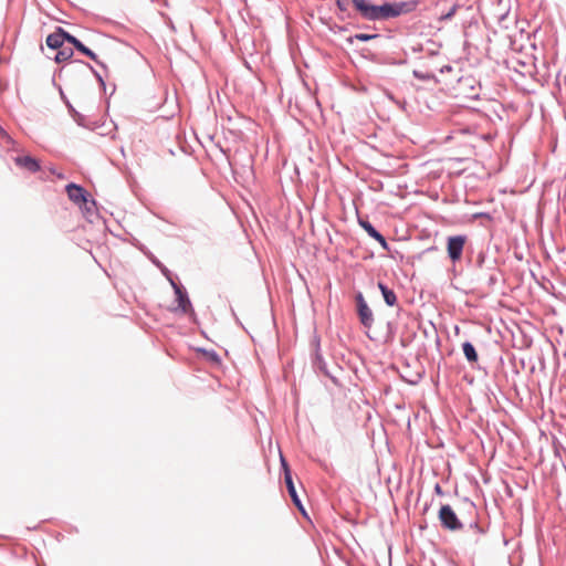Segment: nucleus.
<instances>
[{"label":"nucleus","instance_id":"nucleus-35","mask_svg":"<svg viewBox=\"0 0 566 566\" xmlns=\"http://www.w3.org/2000/svg\"><path fill=\"white\" fill-rule=\"evenodd\" d=\"M161 272L168 279V277H172L171 274H170V271L166 268V266H161Z\"/></svg>","mask_w":566,"mask_h":566},{"label":"nucleus","instance_id":"nucleus-23","mask_svg":"<svg viewBox=\"0 0 566 566\" xmlns=\"http://www.w3.org/2000/svg\"><path fill=\"white\" fill-rule=\"evenodd\" d=\"M56 31H57V34H60L61 36V40L62 42H67L70 43L71 45H73L76 41H77V38L74 36L73 34H71L70 32H67L66 30H64L62 27H56L55 28Z\"/></svg>","mask_w":566,"mask_h":566},{"label":"nucleus","instance_id":"nucleus-34","mask_svg":"<svg viewBox=\"0 0 566 566\" xmlns=\"http://www.w3.org/2000/svg\"><path fill=\"white\" fill-rule=\"evenodd\" d=\"M65 104L69 108L70 114L73 116V114H75V112H77V111L73 107V105L69 101H65Z\"/></svg>","mask_w":566,"mask_h":566},{"label":"nucleus","instance_id":"nucleus-30","mask_svg":"<svg viewBox=\"0 0 566 566\" xmlns=\"http://www.w3.org/2000/svg\"><path fill=\"white\" fill-rule=\"evenodd\" d=\"M430 324H431V331H432V334H433L434 339H436V344H437V346H440V344H441V339H440V337H439V334H438V332H437V328H436V326H434L432 323H430Z\"/></svg>","mask_w":566,"mask_h":566},{"label":"nucleus","instance_id":"nucleus-1","mask_svg":"<svg viewBox=\"0 0 566 566\" xmlns=\"http://www.w3.org/2000/svg\"><path fill=\"white\" fill-rule=\"evenodd\" d=\"M74 51L72 48H64L57 49V53L55 54L54 61L56 63L66 62L64 65L61 66L59 70V75H65L69 76L73 73H85L90 71L98 82L101 88L103 91L106 90V84L104 80V75H102L98 71L94 69L92 64L88 62H85L83 60H73Z\"/></svg>","mask_w":566,"mask_h":566},{"label":"nucleus","instance_id":"nucleus-33","mask_svg":"<svg viewBox=\"0 0 566 566\" xmlns=\"http://www.w3.org/2000/svg\"><path fill=\"white\" fill-rule=\"evenodd\" d=\"M422 50H423L422 44H417V45L411 46V52H413V53H420V52H422Z\"/></svg>","mask_w":566,"mask_h":566},{"label":"nucleus","instance_id":"nucleus-4","mask_svg":"<svg viewBox=\"0 0 566 566\" xmlns=\"http://www.w3.org/2000/svg\"><path fill=\"white\" fill-rule=\"evenodd\" d=\"M311 350V364L314 371L328 377L335 385L338 384L337 378L333 376L327 368V364L321 352V338L317 334H314L312 338Z\"/></svg>","mask_w":566,"mask_h":566},{"label":"nucleus","instance_id":"nucleus-37","mask_svg":"<svg viewBox=\"0 0 566 566\" xmlns=\"http://www.w3.org/2000/svg\"><path fill=\"white\" fill-rule=\"evenodd\" d=\"M336 28H337V30H338L339 32H345V31H347V28H346V27H344V25H337Z\"/></svg>","mask_w":566,"mask_h":566},{"label":"nucleus","instance_id":"nucleus-15","mask_svg":"<svg viewBox=\"0 0 566 566\" xmlns=\"http://www.w3.org/2000/svg\"><path fill=\"white\" fill-rule=\"evenodd\" d=\"M73 48L78 51L80 53H82L83 55L87 56L88 59H91L92 61H94L99 67L103 69V71L105 72V76H107V73H108V67L107 65L102 62L97 54L92 51L88 46H86L81 40L77 39V41L73 44Z\"/></svg>","mask_w":566,"mask_h":566},{"label":"nucleus","instance_id":"nucleus-18","mask_svg":"<svg viewBox=\"0 0 566 566\" xmlns=\"http://www.w3.org/2000/svg\"><path fill=\"white\" fill-rule=\"evenodd\" d=\"M394 9L391 2H384L381 4H376L375 8V21H387L389 19H394Z\"/></svg>","mask_w":566,"mask_h":566},{"label":"nucleus","instance_id":"nucleus-40","mask_svg":"<svg viewBox=\"0 0 566 566\" xmlns=\"http://www.w3.org/2000/svg\"><path fill=\"white\" fill-rule=\"evenodd\" d=\"M57 177L63 179L64 178V175L63 174H57Z\"/></svg>","mask_w":566,"mask_h":566},{"label":"nucleus","instance_id":"nucleus-20","mask_svg":"<svg viewBox=\"0 0 566 566\" xmlns=\"http://www.w3.org/2000/svg\"><path fill=\"white\" fill-rule=\"evenodd\" d=\"M461 347L468 363L472 366L476 364L479 360V355L475 349V346L470 340H465L462 343Z\"/></svg>","mask_w":566,"mask_h":566},{"label":"nucleus","instance_id":"nucleus-17","mask_svg":"<svg viewBox=\"0 0 566 566\" xmlns=\"http://www.w3.org/2000/svg\"><path fill=\"white\" fill-rule=\"evenodd\" d=\"M17 166L27 169L30 172H36L41 169L40 163L32 156H18L14 158Z\"/></svg>","mask_w":566,"mask_h":566},{"label":"nucleus","instance_id":"nucleus-2","mask_svg":"<svg viewBox=\"0 0 566 566\" xmlns=\"http://www.w3.org/2000/svg\"><path fill=\"white\" fill-rule=\"evenodd\" d=\"M467 517V512L463 509H458L457 512L450 504H442L438 512L441 527L452 533L464 531Z\"/></svg>","mask_w":566,"mask_h":566},{"label":"nucleus","instance_id":"nucleus-26","mask_svg":"<svg viewBox=\"0 0 566 566\" xmlns=\"http://www.w3.org/2000/svg\"><path fill=\"white\" fill-rule=\"evenodd\" d=\"M72 117L77 123V125L83 127H91V122L83 114L75 112Z\"/></svg>","mask_w":566,"mask_h":566},{"label":"nucleus","instance_id":"nucleus-14","mask_svg":"<svg viewBox=\"0 0 566 566\" xmlns=\"http://www.w3.org/2000/svg\"><path fill=\"white\" fill-rule=\"evenodd\" d=\"M420 3V0H406V1H398V2H391L392 6V13L394 19L398 18L402 14H408L413 12Z\"/></svg>","mask_w":566,"mask_h":566},{"label":"nucleus","instance_id":"nucleus-8","mask_svg":"<svg viewBox=\"0 0 566 566\" xmlns=\"http://www.w3.org/2000/svg\"><path fill=\"white\" fill-rule=\"evenodd\" d=\"M355 303H356V311L359 318L360 324L365 328H371L374 324V314L369 305L367 304L364 295L361 292H357L355 294Z\"/></svg>","mask_w":566,"mask_h":566},{"label":"nucleus","instance_id":"nucleus-41","mask_svg":"<svg viewBox=\"0 0 566 566\" xmlns=\"http://www.w3.org/2000/svg\"><path fill=\"white\" fill-rule=\"evenodd\" d=\"M235 322H237L240 326H242V324H241V322L239 321V318H238V317H235Z\"/></svg>","mask_w":566,"mask_h":566},{"label":"nucleus","instance_id":"nucleus-38","mask_svg":"<svg viewBox=\"0 0 566 566\" xmlns=\"http://www.w3.org/2000/svg\"><path fill=\"white\" fill-rule=\"evenodd\" d=\"M153 262H154L158 268H161V266H163V264H161L159 261H157V260H154Z\"/></svg>","mask_w":566,"mask_h":566},{"label":"nucleus","instance_id":"nucleus-28","mask_svg":"<svg viewBox=\"0 0 566 566\" xmlns=\"http://www.w3.org/2000/svg\"><path fill=\"white\" fill-rule=\"evenodd\" d=\"M407 59L403 57V59H394V57H390L387 60V64H390V65H405L407 64Z\"/></svg>","mask_w":566,"mask_h":566},{"label":"nucleus","instance_id":"nucleus-7","mask_svg":"<svg viewBox=\"0 0 566 566\" xmlns=\"http://www.w3.org/2000/svg\"><path fill=\"white\" fill-rule=\"evenodd\" d=\"M281 467H282V470H283V478H284V484L287 489V492H289V495L291 496V500L293 502V504L303 513L305 514V509L302 504V501L296 492V489H295V485H294V482H293V476H292V471L289 467V463L287 461L285 460L284 457L281 455Z\"/></svg>","mask_w":566,"mask_h":566},{"label":"nucleus","instance_id":"nucleus-32","mask_svg":"<svg viewBox=\"0 0 566 566\" xmlns=\"http://www.w3.org/2000/svg\"><path fill=\"white\" fill-rule=\"evenodd\" d=\"M434 493L440 496H442L444 494V492L439 483H436V485H434Z\"/></svg>","mask_w":566,"mask_h":566},{"label":"nucleus","instance_id":"nucleus-25","mask_svg":"<svg viewBox=\"0 0 566 566\" xmlns=\"http://www.w3.org/2000/svg\"><path fill=\"white\" fill-rule=\"evenodd\" d=\"M199 352H201L210 363H213L216 365L221 364V358L216 350L200 348Z\"/></svg>","mask_w":566,"mask_h":566},{"label":"nucleus","instance_id":"nucleus-12","mask_svg":"<svg viewBox=\"0 0 566 566\" xmlns=\"http://www.w3.org/2000/svg\"><path fill=\"white\" fill-rule=\"evenodd\" d=\"M352 3L363 19L375 21V3L370 0H352Z\"/></svg>","mask_w":566,"mask_h":566},{"label":"nucleus","instance_id":"nucleus-36","mask_svg":"<svg viewBox=\"0 0 566 566\" xmlns=\"http://www.w3.org/2000/svg\"><path fill=\"white\" fill-rule=\"evenodd\" d=\"M451 70H452L451 65H444V66L440 70V72H441V73H444V72H449V71H451Z\"/></svg>","mask_w":566,"mask_h":566},{"label":"nucleus","instance_id":"nucleus-39","mask_svg":"<svg viewBox=\"0 0 566 566\" xmlns=\"http://www.w3.org/2000/svg\"><path fill=\"white\" fill-rule=\"evenodd\" d=\"M60 92H61L62 99L67 101L65 95H64V93H63V91L61 88H60Z\"/></svg>","mask_w":566,"mask_h":566},{"label":"nucleus","instance_id":"nucleus-19","mask_svg":"<svg viewBox=\"0 0 566 566\" xmlns=\"http://www.w3.org/2000/svg\"><path fill=\"white\" fill-rule=\"evenodd\" d=\"M377 285H378V289L382 295V298H384V302L386 303V305H388L390 307L397 305L398 301H397V295H396L395 291L381 281H379Z\"/></svg>","mask_w":566,"mask_h":566},{"label":"nucleus","instance_id":"nucleus-29","mask_svg":"<svg viewBox=\"0 0 566 566\" xmlns=\"http://www.w3.org/2000/svg\"><path fill=\"white\" fill-rule=\"evenodd\" d=\"M336 6L339 11L346 12L349 6V0H336Z\"/></svg>","mask_w":566,"mask_h":566},{"label":"nucleus","instance_id":"nucleus-24","mask_svg":"<svg viewBox=\"0 0 566 566\" xmlns=\"http://www.w3.org/2000/svg\"><path fill=\"white\" fill-rule=\"evenodd\" d=\"M412 75H413L415 78L420 80V81H426V82L434 81V82H438L437 76L433 73L422 72V71H419V70H413L412 71Z\"/></svg>","mask_w":566,"mask_h":566},{"label":"nucleus","instance_id":"nucleus-21","mask_svg":"<svg viewBox=\"0 0 566 566\" xmlns=\"http://www.w3.org/2000/svg\"><path fill=\"white\" fill-rule=\"evenodd\" d=\"M380 38L379 33H356L346 39L348 45H353L355 41L369 42L371 40Z\"/></svg>","mask_w":566,"mask_h":566},{"label":"nucleus","instance_id":"nucleus-6","mask_svg":"<svg viewBox=\"0 0 566 566\" xmlns=\"http://www.w3.org/2000/svg\"><path fill=\"white\" fill-rule=\"evenodd\" d=\"M467 240L468 237L465 234L450 235L447 238V253L453 264L462 259Z\"/></svg>","mask_w":566,"mask_h":566},{"label":"nucleus","instance_id":"nucleus-27","mask_svg":"<svg viewBox=\"0 0 566 566\" xmlns=\"http://www.w3.org/2000/svg\"><path fill=\"white\" fill-rule=\"evenodd\" d=\"M457 9H458V6L457 4H453L448 12H446L444 14H442L441 19L442 20H449L451 19L455 12H457Z\"/></svg>","mask_w":566,"mask_h":566},{"label":"nucleus","instance_id":"nucleus-3","mask_svg":"<svg viewBox=\"0 0 566 566\" xmlns=\"http://www.w3.org/2000/svg\"><path fill=\"white\" fill-rule=\"evenodd\" d=\"M463 510L467 512V525L464 531L469 538L478 544L482 536L488 532V526L480 523L476 505L469 497L462 500Z\"/></svg>","mask_w":566,"mask_h":566},{"label":"nucleus","instance_id":"nucleus-31","mask_svg":"<svg viewBox=\"0 0 566 566\" xmlns=\"http://www.w3.org/2000/svg\"><path fill=\"white\" fill-rule=\"evenodd\" d=\"M422 378V375L421 374H416L415 375V378H411V379H406V381L410 385H417Z\"/></svg>","mask_w":566,"mask_h":566},{"label":"nucleus","instance_id":"nucleus-13","mask_svg":"<svg viewBox=\"0 0 566 566\" xmlns=\"http://www.w3.org/2000/svg\"><path fill=\"white\" fill-rule=\"evenodd\" d=\"M358 224L367 232V234L375 239L385 251H389V244L386 238L367 220L358 218Z\"/></svg>","mask_w":566,"mask_h":566},{"label":"nucleus","instance_id":"nucleus-10","mask_svg":"<svg viewBox=\"0 0 566 566\" xmlns=\"http://www.w3.org/2000/svg\"><path fill=\"white\" fill-rule=\"evenodd\" d=\"M492 259L488 256L485 250L481 249L478 251L474 259L469 258L468 263L474 269L476 280L482 281V274L485 270H488V264Z\"/></svg>","mask_w":566,"mask_h":566},{"label":"nucleus","instance_id":"nucleus-11","mask_svg":"<svg viewBox=\"0 0 566 566\" xmlns=\"http://www.w3.org/2000/svg\"><path fill=\"white\" fill-rule=\"evenodd\" d=\"M65 191L69 199L78 206H81L84 201L87 202V198L91 195L83 186L75 182L67 184L65 186Z\"/></svg>","mask_w":566,"mask_h":566},{"label":"nucleus","instance_id":"nucleus-22","mask_svg":"<svg viewBox=\"0 0 566 566\" xmlns=\"http://www.w3.org/2000/svg\"><path fill=\"white\" fill-rule=\"evenodd\" d=\"M45 43H46L48 48H50L52 50L61 49L64 44L61 40L60 34H57L56 30L46 36Z\"/></svg>","mask_w":566,"mask_h":566},{"label":"nucleus","instance_id":"nucleus-16","mask_svg":"<svg viewBox=\"0 0 566 566\" xmlns=\"http://www.w3.org/2000/svg\"><path fill=\"white\" fill-rule=\"evenodd\" d=\"M85 219L90 222V223H94L98 218H99V214H98V211H97V202L95 201L94 198H92V196L90 195V197L87 198V202L84 201L81 206H80Z\"/></svg>","mask_w":566,"mask_h":566},{"label":"nucleus","instance_id":"nucleus-5","mask_svg":"<svg viewBox=\"0 0 566 566\" xmlns=\"http://www.w3.org/2000/svg\"><path fill=\"white\" fill-rule=\"evenodd\" d=\"M168 281L174 289L176 301L178 302V306L172 311L180 312L182 314L195 315V310L192 307L187 290L181 284L177 283L174 277H168Z\"/></svg>","mask_w":566,"mask_h":566},{"label":"nucleus","instance_id":"nucleus-9","mask_svg":"<svg viewBox=\"0 0 566 566\" xmlns=\"http://www.w3.org/2000/svg\"><path fill=\"white\" fill-rule=\"evenodd\" d=\"M501 275L502 271L499 269L496 260H491L488 264V270H485L482 274L481 282L485 283V286L489 291H493Z\"/></svg>","mask_w":566,"mask_h":566}]
</instances>
